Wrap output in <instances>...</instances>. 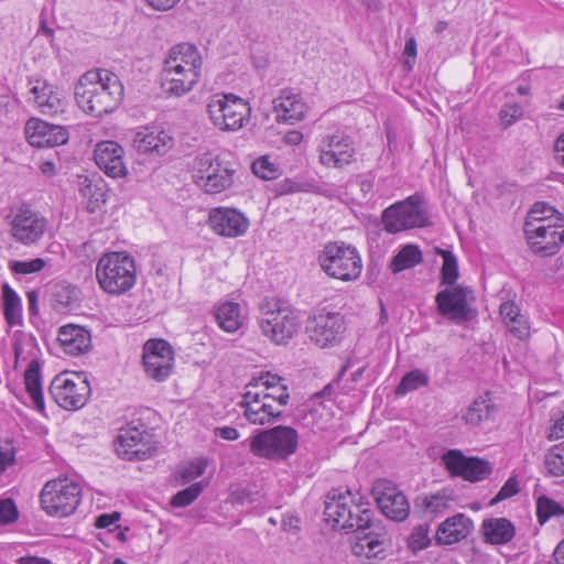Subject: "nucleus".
<instances>
[{
  "label": "nucleus",
  "mask_w": 564,
  "mask_h": 564,
  "mask_svg": "<svg viewBox=\"0 0 564 564\" xmlns=\"http://www.w3.org/2000/svg\"><path fill=\"white\" fill-rule=\"evenodd\" d=\"M429 381V376L424 371L414 369L403 376L395 389V393L398 395H404L410 391H414L421 387H426Z\"/></svg>",
  "instance_id": "obj_42"
},
{
  "label": "nucleus",
  "mask_w": 564,
  "mask_h": 564,
  "mask_svg": "<svg viewBox=\"0 0 564 564\" xmlns=\"http://www.w3.org/2000/svg\"><path fill=\"white\" fill-rule=\"evenodd\" d=\"M349 503L344 530L357 533L356 541L351 546L352 553L358 557H377L384 551L387 541L384 527L380 521L373 520V511L362 497L354 496V502Z\"/></svg>",
  "instance_id": "obj_2"
},
{
  "label": "nucleus",
  "mask_w": 564,
  "mask_h": 564,
  "mask_svg": "<svg viewBox=\"0 0 564 564\" xmlns=\"http://www.w3.org/2000/svg\"><path fill=\"white\" fill-rule=\"evenodd\" d=\"M82 499V488L69 478L47 481L40 496L43 510L52 517H67L75 512Z\"/></svg>",
  "instance_id": "obj_10"
},
{
  "label": "nucleus",
  "mask_w": 564,
  "mask_h": 564,
  "mask_svg": "<svg viewBox=\"0 0 564 564\" xmlns=\"http://www.w3.org/2000/svg\"><path fill=\"white\" fill-rule=\"evenodd\" d=\"M349 502H354V495L350 490L332 489L328 491L324 501L326 522L335 529L344 530L348 507H350Z\"/></svg>",
  "instance_id": "obj_26"
},
{
  "label": "nucleus",
  "mask_w": 564,
  "mask_h": 564,
  "mask_svg": "<svg viewBox=\"0 0 564 564\" xmlns=\"http://www.w3.org/2000/svg\"><path fill=\"white\" fill-rule=\"evenodd\" d=\"M523 115L522 107L518 104L503 106L499 112V118L503 128H508L517 122Z\"/></svg>",
  "instance_id": "obj_52"
},
{
  "label": "nucleus",
  "mask_w": 564,
  "mask_h": 564,
  "mask_svg": "<svg viewBox=\"0 0 564 564\" xmlns=\"http://www.w3.org/2000/svg\"><path fill=\"white\" fill-rule=\"evenodd\" d=\"M206 466L207 464L204 459H197L184 466L180 473L182 482L187 484L202 476L205 473Z\"/></svg>",
  "instance_id": "obj_51"
},
{
  "label": "nucleus",
  "mask_w": 564,
  "mask_h": 564,
  "mask_svg": "<svg viewBox=\"0 0 564 564\" xmlns=\"http://www.w3.org/2000/svg\"><path fill=\"white\" fill-rule=\"evenodd\" d=\"M19 512L11 499L0 500V524H8L18 519Z\"/></svg>",
  "instance_id": "obj_53"
},
{
  "label": "nucleus",
  "mask_w": 564,
  "mask_h": 564,
  "mask_svg": "<svg viewBox=\"0 0 564 564\" xmlns=\"http://www.w3.org/2000/svg\"><path fill=\"white\" fill-rule=\"evenodd\" d=\"M564 514V508L553 499L541 496L536 501V517L540 524H544L550 518Z\"/></svg>",
  "instance_id": "obj_44"
},
{
  "label": "nucleus",
  "mask_w": 564,
  "mask_h": 564,
  "mask_svg": "<svg viewBox=\"0 0 564 564\" xmlns=\"http://www.w3.org/2000/svg\"><path fill=\"white\" fill-rule=\"evenodd\" d=\"M123 148L115 141H102L96 145L94 158L98 167L112 178L124 177L128 169L123 160Z\"/></svg>",
  "instance_id": "obj_22"
},
{
  "label": "nucleus",
  "mask_w": 564,
  "mask_h": 564,
  "mask_svg": "<svg viewBox=\"0 0 564 564\" xmlns=\"http://www.w3.org/2000/svg\"><path fill=\"white\" fill-rule=\"evenodd\" d=\"M273 110L278 121L294 124L304 118L307 106L300 94L291 89H284L281 95L273 100Z\"/></svg>",
  "instance_id": "obj_24"
},
{
  "label": "nucleus",
  "mask_w": 564,
  "mask_h": 564,
  "mask_svg": "<svg viewBox=\"0 0 564 564\" xmlns=\"http://www.w3.org/2000/svg\"><path fill=\"white\" fill-rule=\"evenodd\" d=\"M209 225L217 235L235 238L247 231L249 221L236 209L218 207L209 213Z\"/></svg>",
  "instance_id": "obj_23"
},
{
  "label": "nucleus",
  "mask_w": 564,
  "mask_h": 564,
  "mask_svg": "<svg viewBox=\"0 0 564 564\" xmlns=\"http://www.w3.org/2000/svg\"><path fill=\"white\" fill-rule=\"evenodd\" d=\"M18 564H52L48 560L37 556H22Z\"/></svg>",
  "instance_id": "obj_62"
},
{
  "label": "nucleus",
  "mask_w": 564,
  "mask_h": 564,
  "mask_svg": "<svg viewBox=\"0 0 564 564\" xmlns=\"http://www.w3.org/2000/svg\"><path fill=\"white\" fill-rule=\"evenodd\" d=\"M318 263L328 276L341 281L358 279L362 270L357 249L345 243H327L318 256Z\"/></svg>",
  "instance_id": "obj_9"
},
{
  "label": "nucleus",
  "mask_w": 564,
  "mask_h": 564,
  "mask_svg": "<svg viewBox=\"0 0 564 564\" xmlns=\"http://www.w3.org/2000/svg\"><path fill=\"white\" fill-rule=\"evenodd\" d=\"M31 93L34 96V104L41 113L54 117L63 113L66 107L65 98L45 80H35Z\"/></svg>",
  "instance_id": "obj_25"
},
{
  "label": "nucleus",
  "mask_w": 564,
  "mask_h": 564,
  "mask_svg": "<svg viewBox=\"0 0 564 564\" xmlns=\"http://www.w3.org/2000/svg\"><path fill=\"white\" fill-rule=\"evenodd\" d=\"M299 447V433L288 425L262 430L250 438L249 449L260 458L284 462L294 455Z\"/></svg>",
  "instance_id": "obj_5"
},
{
  "label": "nucleus",
  "mask_w": 564,
  "mask_h": 564,
  "mask_svg": "<svg viewBox=\"0 0 564 564\" xmlns=\"http://www.w3.org/2000/svg\"><path fill=\"white\" fill-rule=\"evenodd\" d=\"M544 466L549 476H564V442L547 449L544 456Z\"/></svg>",
  "instance_id": "obj_41"
},
{
  "label": "nucleus",
  "mask_w": 564,
  "mask_h": 564,
  "mask_svg": "<svg viewBox=\"0 0 564 564\" xmlns=\"http://www.w3.org/2000/svg\"><path fill=\"white\" fill-rule=\"evenodd\" d=\"M555 159L564 164V132L557 138L555 145Z\"/></svg>",
  "instance_id": "obj_60"
},
{
  "label": "nucleus",
  "mask_w": 564,
  "mask_h": 564,
  "mask_svg": "<svg viewBox=\"0 0 564 564\" xmlns=\"http://www.w3.org/2000/svg\"><path fill=\"white\" fill-rule=\"evenodd\" d=\"M24 383L33 406L43 413L45 404L42 390L41 364L37 359H33L29 364L24 372Z\"/></svg>",
  "instance_id": "obj_32"
},
{
  "label": "nucleus",
  "mask_w": 564,
  "mask_h": 564,
  "mask_svg": "<svg viewBox=\"0 0 564 564\" xmlns=\"http://www.w3.org/2000/svg\"><path fill=\"white\" fill-rule=\"evenodd\" d=\"M132 145L139 153L164 155L173 147V139L163 130L144 128L134 134Z\"/></svg>",
  "instance_id": "obj_28"
},
{
  "label": "nucleus",
  "mask_w": 564,
  "mask_h": 564,
  "mask_svg": "<svg viewBox=\"0 0 564 564\" xmlns=\"http://www.w3.org/2000/svg\"><path fill=\"white\" fill-rule=\"evenodd\" d=\"M212 123L221 131H237L247 124L251 116L250 105L234 94H216L207 102Z\"/></svg>",
  "instance_id": "obj_8"
},
{
  "label": "nucleus",
  "mask_w": 564,
  "mask_h": 564,
  "mask_svg": "<svg viewBox=\"0 0 564 564\" xmlns=\"http://www.w3.org/2000/svg\"><path fill=\"white\" fill-rule=\"evenodd\" d=\"M290 394L285 388H280L279 394H268L257 389V384H247L242 395L243 415L251 424H272L282 414V406L288 404Z\"/></svg>",
  "instance_id": "obj_6"
},
{
  "label": "nucleus",
  "mask_w": 564,
  "mask_h": 564,
  "mask_svg": "<svg viewBox=\"0 0 564 564\" xmlns=\"http://www.w3.org/2000/svg\"><path fill=\"white\" fill-rule=\"evenodd\" d=\"M149 436L143 427L128 425L121 429L116 443L117 454L129 460L147 459L152 455V448L145 441Z\"/></svg>",
  "instance_id": "obj_20"
},
{
  "label": "nucleus",
  "mask_w": 564,
  "mask_h": 564,
  "mask_svg": "<svg viewBox=\"0 0 564 564\" xmlns=\"http://www.w3.org/2000/svg\"><path fill=\"white\" fill-rule=\"evenodd\" d=\"M174 361L173 349L163 339L148 340L143 348V366L147 375L164 381L172 372Z\"/></svg>",
  "instance_id": "obj_16"
},
{
  "label": "nucleus",
  "mask_w": 564,
  "mask_h": 564,
  "mask_svg": "<svg viewBox=\"0 0 564 564\" xmlns=\"http://www.w3.org/2000/svg\"><path fill=\"white\" fill-rule=\"evenodd\" d=\"M470 291L460 285L448 286L435 296L438 313L448 321L460 324L470 318L468 295Z\"/></svg>",
  "instance_id": "obj_18"
},
{
  "label": "nucleus",
  "mask_w": 564,
  "mask_h": 564,
  "mask_svg": "<svg viewBox=\"0 0 564 564\" xmlns=\"http://www.w3.org/2000/svg\"><path fill=\"white\" fill-rule=\"evenodd\" d=\"M500 315L509 330L519 339L529 336V326L524 315L514 302H505L499 308Z\"/></svg>",
  "instance_id": "obj_34"
},
{
  "label": "nucleus",
  "mask_w": 564,
  "mask_h": 564,
  "mask_svg": "<svg viewBox=\"0 0 564 564\" xmlns=\"http://www.w3.org/2000/svg\"><path fill=\"white\" fill-rule=\"evenodd\" d=\"M57 340L67 355L79 356L91 347V335L88 329L75 324H67L58 329Z\"/></svg>",
  "instance_id": "obj_27"
},
{
  "label": "nucleus",
  "mask_w": 564,
  "mask_h": 564,
  "mask_svg": "<svg viewBox=\"0 0 564 564\" xmlns=\"http://www.w3.org/2000/svg\"><path fill=\"white\" fill-rule=\"evenodd\" d=\"M302 140H303V134L296 130L289 131L284 135L285 143L291 144V145H297L301 143Z\"/></svg>",
  "instance_id": "obj_61"
},
{
  "label": "nucleus",
  "mask_w": 564,
  "mask_h": 564,
  "mask_svg": "<svg viewBox=\"0 0 564 564\" xmlns=\"http://www.w3.org/2000/svg\"><path fill=\"white\" fill-rule=\"evenodd\" d=\"M123 98V86L119 77L107 69L86 72L75 86L78 107L95 118L110 113Z\"/></svg>",
  "instance_id": "obj_1"
},
{
  "label": "nucleus",
  "mask_w": 564,
  "mask_h": 564,
  "mask_svg": "<svg viewBox=\"0 0 564 564\" xmlns=\"http://www.w3.org/2000/svg\"><path fill=\"white\" fill-rule=\"evenodd\" d=\"M143 1L155 11H169L180 2V0H143Z\"/></svg>",
  "instance_id": "obj_58"
},
{
  "label": "nucleus",
  "mask_w": 564,
  "mask_h": 564,
  "mask_svg": "<svg viewBox=\"0 0 564 564\" xmlns=\"http://www.w3.org/2000/svg\"><path fill=\"white\" fill-rule=\"evenodd\" d=\"M473 523L468 517L458 513L446 519L438 528L436 539L442 544H454L465 539L471 531Z\"/></svg>",
  "instance_id": "obj_31"
},
{
  "label": "nucleus",
  "mask_w": 564,
  "mask_h": 564,
  "mask_svg": "<svg viewBox=\"0 0 564 564\" xmlns=\"http://www.w3.org/2000/svg\"><path fill=\"white\" fill-rule=\"evenodd\" d=\"M120 514L118 512L113 513H102L96 519V527L102 528V529H110L112 525L116 524L117 521H119Z\"/></svg>",
  "instance_id": "obj_57"
},
{
  "label": "nucleus",
  "mask_w": 564,
  "mask_h": 564,
  "mask_svg": "<svg viewBox=\"0 0 564 564\" xmlns=\"http://www.w3.org/2000/svg\"><path fill=\"white\" fill-rule=\"evenodd\" d=\"M319 163L328 169L343 170L356 160V149L348 135L328 134L318 143Z\"/></svg>",
  "instance_id": "obj_14"
},
{
  "label": "nucleus",
  "mask_w": 564,
  "mask_h": 564,
  "mask_svg": "<svg viewBox=\"0 0 564 564\" xmlns=\"http://www.w3.org/2000/svg\"><path fill=\"white\" fill-rule=\"evenodd\" d=\"M261 333L275 345H286L299 332L296 311L280 299H265L260 305Z\"/></svg>",
  "instance_id": "obj_3"
},
{
  "label": "nucleus",
  "mask_w": 564,
  "mask_h": 564,
  "mask_svg": "<svg viewBox=\"0 0 564 564\" xmlns=\"http://www.w3.org/2000/svg\"><path fill=\"white\" fill-rule=\"evenodd\" d=\"M215 435L228 441H235L239 437L238 431L231 426L215 429Z\"/></svg>",
  "instance_id": "obj_59"
},
{
  "label": "nucleus",
  "mask_w": 564,
  "mask_h": 564,
  "mask_svg": "<svg viewBox=\"0 0 564 564\" xmlns=\"http://www.w3.org/2000/svg\"><path fill=\"white\" fill-rule=\"evenodd\" d=\"M404 55H406L409 57H413V58L416 57V41L414 40V37H410L405 42Z\"/></svg>",
  "instance_id": "obj_63"
},
{
  "label": "nucleus",
  "mask_w": 564,
  "mask_h": 564,
  "mask_svg": "<svg viewBox=\"0 0 564 564\" xmlns=\"http://www.w3.org/2000/svg\"><path fill=\"white\" fill-rule=\"evenodd\" d=\"M25 133L29 143L36 148L62 145L69 138L64 127L40 119L29 120L25 126Z\"/></svg>",
  "instance_id": "obj_21"
},
{
  "label": "nucleus",
  "mask_w": 564,
  "mask_h": 564,
  "mask_svg": "<svg viewBox=\"0 0 564 564\" xmlns=\"http://www.w3.org/2000/svg\"><path fill=\"white\" fill-rule=\"evenodd\" d=\"M427 529L424 527H419L410 536V542L413 547L423 549L427 546L430 539L427 536Z\"/></svg>",
  "instance_id": "obj_55"
},
{
  "label": "nucleus",
  "mask_w": 564,
  "mask_h": 564,
  "mask_svg": "<svg viewBox=\"0 0 564 564\" xmlns=\"http://www.w3.org/2000/svg\"><path fill=\"white\" fill-rule=\"evenodd\" d=\"M523 230L528 243L535 253L552 256L564 242V217L555 216L542 223L525 221Z\"/></svg>",
  "instance_id": "obj_13"
},
{
  "label": "nucleus",
  "mask_w": 564,
  "mask_h": 564,
  "mask_svg": "<svg viewBox=\"0 0 564 564\" xmlns=\"http://www.w3.org/2000/svg\"><path fill=\"white\" fill-rule=\"evenodd\" d=\"M203 59L199 51L192 44L182 43L170 50L169 56L164 62L165 67L181 70L200 72Z\"/></svg>",
  "instance_id": "obj_29"
},
{
  "label": "nucleus",
  "mask_w": 564,
  "mask_h": 564,
  "mask_svg": "<svg viewBox=\"0 0 564 564\" xmlns=\"http://www.w3.org/2000/svg\"><path fill=\"white\" fill-rule=\"evenodd\" d=\"M423 261V256L417 246H404L392 259L390 269L393 273L411 269Z\"/></svg>",
  "instance_id": "obj_38"
},
{
  "label": "nucleus",
  "mask_w": 564,
  "mask_h": 564,
  "mask_svg": "<svg viewBox=\"0 0 564 564\" xmlns=\"http://www.w3.org/2000/svg\"><path fill=\"white\" fill-rule=\"evenodd\" d=\"M482 532L487 542L505 544L512 540L516 530L506 518L487 519L482 522Z\"/></svg>",
  "instance_id": "obj_33"
},
{
  "label": "nucleus",
  "mask_w": 564,
  "mask_h": 564,
  "mask_svg": "<svg viewBox=\"0 0 564 564\" xmlns=\"http://www.w3.org/2000/svg\"><path fill=\"white\" fill-rule=\"evenodd\" d=\"M518 480L516 479V477H510L498 491L496 497L492 499L491 503H498L507 498H510L518 494Z\"/></svg>",
  "instance_id": "obj_54"
},
{
  "label": "nucleus",
  "mask_w": 564,
  "mask_h": 564,
  "mask_svg": "<svg viewBox=\"0 0 564 564\" xmlns=\"http://www.w3.org/2000/svg\"><path fill=\"white\" fill-rule=\"evenodd\" d=\"M382 223L384 229L390 234L425 227L429 224V217L423 197L420 194H414L389 206L382 213Z\"/></svg>",
  "instance_id": "obj_11"
},
{
  "label": "nucleus",
  "mask_w": 564,
  "mask_h": 564,
  "mask_svg": "<svg viewBox=\"0 0 564 564\" xmlns=\"http://www.w3.org/2000/svg\"><path fill=\"white\" fill-rule=\"evenodd\" d=\"M553 558L555 564H564V539L555 547Z\"/></svg>",
  "instance_id": "obj_64"
},
{
  "label": "nucleus",
  "mask_w": 564,
  "mask_h": 564,
  "mask_svg": "<svg viewBox=\"0 0 564 564\" xmlns=\"http://www.w3.org/2000/svg\"><path fill=\"white\" fill-rule=\"evenodd\" d=\"M96 279L100 289L110 295H121L128 292L137 280L133 257L127 252L104 254L96 265Z\"/></svg>",
  "instance_id": "obj_4"
},
{
  "label": "nucleus",
  "mask_w": 564,
  "mask_h": 564,
  "mask_svg": "<svg viewBox=\"0 0 564 564\" xmlns=\"http://www.w3.org/2000/svg\"><path fill=\"white\" fill-rule=\"evenodd\" d=\"M451 497L445 491H438L424 498L423 505L426 511L437 514L449 506Z\"/></svg>",
  "instance_id": "obj_47"
},
{
  "label": "nucleus",
  "mask_w": 564,
  "mask_h": 564,
  "mask_svg": "<svg viewBox=\"0 0 564 564\" xmlns=\"http://www.w3.org/2000/svg\"><path fill=\"white\" fill-rule=\"evenodd\" d=\"M446 469L454 476L476 482L486 479L492 471L489 462L466 457L459 449H449L442 457Z\"/></svg>",
  "instance_id": "obj_17"
},
{
  "label": "nucleus",
  "mask_w": 564,
  "mask_h": 564,
  "mask_svg": "<svg viewBox=\"0 0 564 564\" xmlns=\"http://www.w3.org/2000/svg\"><path fill=\"white\" fill-rule=\"evenodd\" d=\"M561 438H564V413L561 417L554 420L553 425L551 426L547 434V440L550 441H556Z\"/></svg>",
  "instance_id": "obj_56"
},
{
  "label": "nucleus",
  "mask_w": 564,
  "mask_h": 564,
  "mask_svg": "<svg viewBox=\"0 0 564 564\" xmlns=\"http://www.w3.org/2000/svg\"><path fill=\"white\" fill-rule=\"evenodd\" d=\"M200 72L181 70L165 67L163 69V86L165 90L174 96H183L191 91L198 83Z\"/></svg>",
  "instance_id": "obj_30"
},
{
  "label": "nucleus",
  "mask_w": 564,
  "mask_h": 564,
  "mask_svg": "<svg viewBox=\"0 0 564 564\" xmlns=\"http://www.w3.org/2000/svg\"><path fill=\"white\" fill-rule=\"evenodd\" d=\"M50 393L61 408L78 410L88 401L90 386L86 377L78 372H62L52 380Z\"/></svg>",
  "instance_id": "obj_12"
},
{
  "label": "nucleus",
  "mask_w": 564,
  "mask_h": 564,
  "mask_svg": "<svg viewBox=\"0 0 564 564\" xmlns=\"http://www.w3.org/2000/svg\"><path fill=\"white\" fill-rule=\"evenodd\" d=\"M494 410V404L488 395H481L475 399L462 414V420L466 425L477 426L487 420Z\"/></svg>",
  "instance_id": "obj_36"
},
{
  "label": "nucleus",
  "mask_w": 564,
  "mask_h": 564,
  "mask_svg": "<svg viewBox=\"0 0 564 564\" xmlns=\"http://www.w3.org/2000/svg\"><path fill=\"white\" fill-rule=\"evenodd\" d=\"M234 171L229 167L205 177V182L197 181V185L208 194H217L227 189L232 184Z\"/></svg>",
  "instance_id": "obj_40"
},
{
  "label": "nucleus",
  "mask_w": 564,
  "mask_h": 564,
  "mask_svg": "<svg viewBox=\"0 0 564 564\" xmlns=\"http://www.w3.org/2000/svg\"><path fill=\"white\" fill-rule=\"evenodd\" d=\"M46 261L42 258H36L30 261H11L10 269L15 274H31L43 270Z\"/></svg>",
  "instance_id": "obj_48"
},
{
  "label": "nucleus",
  "mask_w": 564,
  "mask_h": 564,
  "mask_svg": "<svg viewBox=\"0 0 564 564\" xmlns=\"http://www.w3.org/2000/svg\"><path fill=\"white\" fill-rule=\"evenodd\" d=\"M345 330V321L339 313L325 310L310 318L307 332L311 340L321 347L336 343Z\"/></svg>",
  "instance_id": "obj_19"
},
{
  "label": "nucleus",
  "mask_w": 564,
  "mask_h": 564,
  "mask_svg": "<svg viewBox=\"0 0 564 564\" xmlns=\"http://www.w3.org/2000/svg\"><path fill=\"white\" fill-rule=\"evenodd\" d=\"M218 326L227 333L237 332L243 324L239 304L226 302L217 307L215 314Z\"/></svg>",
  "instance_id": "obj_35"
},
{
  "label": "nucleus",
  "mask_w": 564,
  "mask_h": 564,
  "mask_svg": "<svg viewBox=\"0 0 564 564\" xmlns=\"http://www.w3.org/2000/svg\"><path fill=\"white\" fill-rule=\"evenodd\" d=\"M2 297L7 323L10 326L22 325V303L18 293L6 283L2 286Z\"/></svg>",
  "instance_id": "obj_37"
},
{
  "label": "nucleus",
  "mask_w": 564,
  "mask_h": 564,
  "mask_svg": "<svg viewBox=\"0 0 564 564\" xmlns=\"http://www.w3.org/2000/svg\"><path fill=\"white\" fill-rule=\"evenodd\" d=\"M252 172L263 180H273L278 176V167L268 156L256 160L252 164Z\"/></svg>",
  "instance_id": "obj_49"
},
{
  "label": "nucleus",
  "mask_w": 564,
  "mask_h": 564,
  "mask_svg": "<svg viewBox=\"0 0 564 564\" xmlns=\"http://www.w3.org/2000/svg\"><path fill=\"white\" fill-rule=\"evenodd\" d=\"M437 252L443 258V265L441 270L442 284L453 286L458 279V264L456 257L452 251L437 249Z\"/></svg>",
  "instance_id": "obj_43"
},
{
  "label": "nucleus",
  "mask_w": 564,
  "mask_h": 564,
  "mask_svg": "<svg viewBox=\"0 0 564 564\" xmlns=\"http://www.w3.org/2000/svg\"><path fill=\"white\" fill-rule=\"evenodd\" d=\"M203 482H195L189 487L178 491L175 496H173L171 500V505L177 508H184L189 506L203 491Z\"/></svg>",
  "instance_id": "obj_45"
},
{
  "label": "nucleus",
  "mask_w": 564,
  "mask_h": 564,
  "mask_svg": "<svg viewBox=\"0 0 564 564\" xmlns=\"http://www.w3.org/2000/svg\"><path fill=\"white\" fill-rule=\"evenodd\" d=\"M283 381L284 380L281 377L267 372L261 375L259 378L253 379L248 384H257V389L264 390L265 392L274 389L280 391V388H285L288 390V387Z\"/></svg>",
  "instance_id": "obj_50"
},
{
  "label": "nucleus",
  "mask_w": 564,
  "mask_h": 564,
  "mask_svg": "<svg viewBox=\"0 0 564 564\" xmlns=\"http://www.w3.org/2000/svg\"><path fill=\"white\" fill-rule=\"evenodd\" d=\"M555 216H563L553 206L544 203L536 202L530 209L525 221L542 223L543 220H551Z\"/></svg>",
  "instance_id": "obj_46"
},
{
  "label": "nucleus",
  "mask_w": 564,
  "mask_h": 564,
  "mask_svg": "<svg viewBox=\"0 0 564 564\" xmlns=\"http://www.w3.org/2000/svg\"><path fill=\"white\" fill-rule=\"evenodd\" d=\"M227 166H224L217 156H214L212 153H203L195 158L193 162V177L195 183L197 181L205 182V177L208 175H213L216 172H220L225 170Z\"/></svg>",
  "instance_id": "obj_39"
},
{
  "label": "nucleus",
  "mask_w": 564,
  "mask_h": 564,
  "mask_svg": "<svg viewBox=\"0 0 564 564\" xmlns=\"http://www.w3.org/2000/svg\"><path fill=\"white\" fill-rule=\"evenodd\" d=\"M372 496L389 519L401 522L409 516L410 505L406 497L391 481L379 479L373 484Z\"/></svg>",
  "instance_id": "obj_15"
},
{
  "label": "nucleus",
  "mask_w": 564,
  "mask_h": 564,
  "mask_svg": "<svg viewBox=\"0 0 564 564\" xmlns=\"http://www.w3.org/2000/svg\"><path fill=\"white\" fill-rule=\"evenodd\" d=\"M10 237L18 243H37L47 229V219L28 203L12 204L3 215Z\"/></svg>",
  "instance_id": "obj_7"
}]
</instances>
